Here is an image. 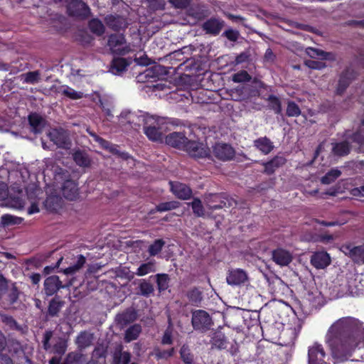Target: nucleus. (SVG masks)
I'll list each match as a JSON object with an SVG mask.
<instances>
[{"label": "nucleus", "mask_w": 364, "mask_h": 364, "mask_svg": "<svg viewBox=\"0 0 364 364\" xmlns=\"http://www.w3.org/2000/svg\"><path fill=\"white\" fill-rule=\"evenodd\" d=\"M223 35L225 36L229 41L235 42L239 38L240 33L237 30L229 28L226 30Z\"/></svg>", "instance_id": "59"}, {"label": "nucleus", "mask_w": 364, "mask_h": 364, "mask_svg": "<svg viewBox=\"0 0 364 364\" xmlns=\"http://www.w3.org/2000/svg\"><path fill=\"white\" fill-rule=\"evenodd\" d=\"M131 360V354L127 351H122L121 349L116 350L113 355L114 364H129Z\"/></svg>", "instance_id": "37"}, {"label": "nucleus", "mask_w": 364, "mask_h": 364, "mask_svg": "<svg viewBox=\"0 0 364 364\" xmlns=\"http://www.w3.org/2000/svg\"><path fill=\"white\" fill-rule=\"evenodd\" d=\"M272 259L277 264L284 267L291 262L293 257L289 251L283 248H277L272 252Z\"/></svg>", "instance_id": "17"}, {"label": "nucleus", "mask_w": 364, "mask_h": 364, "mask_svg": "<svg viewBox=\"0 0 364 364\" xmlns=\"http://www.w3.org/2000/svg\"><path fill=\"white\" fill-rule=\"evenodd\" d=\"M85 355L77 351H72L67 354L65 358L70 364H80L84 361Z\"/></svg>", "instance_id": "48"}, {"label": "nucleus", "mask_w": 364, "mask_h": 364, "mask_svg": "<svg viewBox=\"0 0 364 364\" xmlns=\"http://www.w3.org/2000/svg\"><path fill=\"white\" fill-rule=\"evenodd\" d=\"M169 184L171 191L177 198L183 200L191 198L193 191L188 185L178 181H170Z\"/></svg>", "instance_id": "13"}, {"label": "nucleus", "mask_w": 364, "mask_h": 364, "mask_svg": "<svg viewBox=\"0 0 364 364\" xmlns=\"http://www.w3.org/2000/svg\"><path fill=\"white\" fill-rule=\"evenodd\" d=\"M301 113L299 105L292 100H288L286 115L289 117H299Z\"/></svg>", "instance_id": "43"}, {"label": "nucleus", "mask_w": 364, "mask_h": 364, "mask_svg": "<svg viewBox=\"0 0 364 364\" xmlns=\"http://www.w3.org/2000/svg\"><path fill=\"white\" fill-rule=\"evenodd\" d=\"M86 262L85 257L82 255H79L77 261L74 264L64 269L63 272L66 275L74 274L77 271L81 269Z\"/></svg>", "instance_id": "34"}, {"label": "nucleus", "mask_w": 364, "mask_h": 364, "mask_svg": "<svg viewBox=\"0 0 364 364\" xmlns=\"http://www.w3.org/2000/svg\"><path fill=\"white\" fill-rule=\"evenodd\" d=\"M74 161L77 165L82 167H89L91 164V160L88 154L82 150H77L73 154Z\"/></svg>", "instance_id": "32"}, {"label": "nucleus", "mask_w": 364, "mask_h": 364, "mask_svg": "<svg viewBox=\"0 0 364 364\" xmlns=\"http://www.w3.org/2000/svg\"><path fill=\"white\" fill-rule=\"evenodd\" d=\"M355 77V73L353 69L347 68L343 70L339 75L336 94L337 95H342Z\"/></svg>", "instance_id": "12"}, {"label": "nucleus", "mask_w": 364, "mask_h": 364, "mask_svg": "<svg viewBox=\"0 0 364 364\" xmlns=\"http://www.w3.org/2000/svg\"><path fill=\"white\" fill-rule=\"evenodd\" d=\"M20 220V218L9 214H4L1 217V223L4 226H9L11 225L18 224Z\"/></svg>", "instance_id": "54"}, {"label": "nucleus", "mask_w": 364, "mask_h": 364, "mask_svg": "<svg viewBox=\"0 0 364 364\" xmlns=\"http://www.w3.org/2000/svg\"><path fill=\"white\" fill-rule=\"evenodd\" d=\"M351 149L350 144L345 140L333 144L332 151L336 156H344L348 155Z\"/></svg>", "instance_id": "31"}, {"label": "nucleus", "mask_w": 364, "mask_h": 364, "mask_svg": "<svg viewBox=\"0 0 364 364\" xmlns=\"http://www.w3.org/2000/svg\"><path fill=\"white\" fill-rule=\"evenodd\" d=\"M174 354V348H171L168 350H161L159 349L155 350V355L157 359H168Z\"/></svg>", "instance_id": "56"}, {"label": "nucleus", "mask_w": 364, "mask_h": 364, "mask_svg": "<svg viewBox=\"0 0 364 364\" xmlns=\"http://www.w3.org/2000/svg\"><path fill=\"white\" fill-rule=\"evenodd\" d=\"M141 326L139 323H135L129 326L125 331L124 341L131 342L136 340L141 332Z\"/></svg>", "instance_id": "33"}, {"label": "nucleus", "mask_w": 364, "mask_h": 364, "mask_svg": "<svg viewBox=\"0 0 364 364\" xmlns=\"http://www.w3.org/2000/svg\"><path fill=\"white\" fill-rule=\"evenodd\" d=\"M183 151H186L191 157L196 159H205L210 157V149L203 143L188 140Z\"/></svg>", "instance_id": "5"}, {"label": "nucleus", "mask_w": 364, "mask_h": 364, "mask_svg": "<svg viewBox=\"0 0 364 364\" xmlns=\"http://www.w3.org/2000/svg\"><path fill=\"white\" fill-rule=\"evenodd\" d=\"M265 101L267 102V107L270 110H272L277 115L282 114V101L280 98L274 95H269Z\"/></svg>", "instance_id": "30"}, {"label": "nucleus", "mask_w": 364, "mask_h": 364, "mask_svg": "<svg viewBox=\"0 0 364 364\" xmlns=\"http://www.w3.org/2000/svg\"><path fill=\"white\" fill-rule=\"evenodd\" d=\"M187 297L189 301L193 304L198 306L202 301V293L197 289L193 288L188 291Z\"/></svg>", "instance_id": "45"}, {"label": "nucleus", "mask_w": 364, "mask_h": 364, "mask_svg": "<svg viewBox=\"0 0 364 364\" xmlns=\"http://www.w3.org/2000/svg\"><path fill=\"white\" fill-rule=\"evenodd\" d=\"M137 318V312L133 308L127 309L121 314L116 316L115 321L118 324L122 326H127L130 323L134 322Z\"/></svg>", "instance_id": "25"}, {"label": "nucleus", "mask_w": 364, "mask_h": 364, "mask_svg": "<svg viewBox=\"0 0 364 364\" xmlns=\"http://www.w3.org/2000/svg\"><path fill=\"white\" fill-rule=\"evenodd\" d=\"M310 262L316 269H324L330 264L331 257L326 252H316L311 255Z\"/></svg>", "instance_id": "22"}, {"label": "nucleus", "mask_w": 364, "mask_h": 364, "mask_svg": "<svg viewBox=\"0 0 364 364\" xmlns=\"http://www.w3.org/2000/svg\"><path fill=\"white\" fill-rule=\"evenodd\" d=\"M188 140V139L185 134L182 132H173L168 134L165 138L166 144L181 150L183 149Z\"/></svg>", "instance_id": "19"}, {"label": "nucleus", "mask_w": 364, "mask_h": 364, "mask_svg": "<svg viewBox=\"0 0 364 364\" xmlns=\"http://www.w3.org/2000/svg\"><path fill=\"white\" fill-rule=\"evenodd\" d=\"M65 285L60 279L57 275H51L46 278L43 282V288L42 294L44 295V299L50 296H55L57 295L58 291L64 289Z\"/></svg>", "instance_id": "6"}, {"label": "nucleus", "mask_w": 364, "mask_h": 364, "mask_svg": "<svg viewBox=\"0 0 364 364\" xmlns=\"http://www.w3.org/2000/svg\"><path fill=\"white\" fill-rule=\"evenodd\" d=\"M224 26L225 21L223 19L211 17L203 23L201 28L206 34L216 36L220 33Z\"/></svg>", "instance_id": "14"}, {"label": "nucleus", "mask_w": 364, "mask_h": 364, "mask_svg": "<svg viewBox=\"0 0 364 364\" xmlns=\"http://www.w3.org/2000/svg\"><path fill=\"white\" fill-rule=\"evenodd\" d=\"M130 63L124 58H115L112 60L111 63V69L116 73H122L126 70L127 68L129 65Z\"/></svg>", "instance_id": "36"}, {"label": "nucleus", "mask_w": 364, "mask_h": 364, "mask_svg": "<svg viewBox=\"0 0 364 364\" xmlns=\"http://www.w3.org/2000/svg\"><path fill=\"white\" fill-rule=\"evenodd\" d=\"M40 76L38 70L28 72L24 75L23 82L34 85L39 81Z\"/></svg>", "instance_id": "50"}, {"label": "nucleus", "mask_w": 364, "mask_h": 364, "mask_svg": "<svg viewBox=\"0 0 364 364\" xmlns=\"http://www.w3.org/2000/svg\"><path fill=\"white\" fill-rule=\"evenodd\" d=\"M251 76L246 70H240L232 75L234 82H245L251 80Z\"/></svg>", "instance_id": "53"}, {"label": "nucleus", "mask_w": 364, "mask_h": 364, "mask_svg": "<svg viewBox=\"0 0 364 364\" xmlns=\"http://www.w3.org/2000/svg\"><path fill=\"white\" fill-rule=\"evenodd\" d=\"M88 133L92 137L93 140L97 142L103 149L108 151L112 143L103 139L93 132L88 131Z\"/></svg>", "instance_id": "52"}, {"label": "nucleus", "mask_w": 364, "mask_h": 364, "mask_svg": "<svg viewBox=\"0 0 364 364\" xmlns=\"http://www.w3.org/2000/svg\"><path fill=\"white\" fill-rule=\"evenodd\" d=\"M191 324L194 330L203 333L211 328L213 321L207 311L198 309L192 311Z\"/></svg>", "instance_id": "3"}, {"label": "nucleus", "mask_w": 364, "mask_h": 364, "mask_svg": "<svg viewBox=\"0 0 364 364\" xmlns=\"http://www.w3.org/2000/svg\"><path fill=\"white\" fill-rule=\"evenodd\" d=\"M213 153L218 159L228 161L233 159L235 150L228 144L218 143L213 147Z\"/></svg>", "instance_id": "10"}, {"label": "nucleus", "mask_w": 364, "mask_h": 364, "mask_svg": "<svg viewBox=\"0 0 364 364\" xmlns=\"http://www.w3.org/2000/svg\"><path fill=\"white\" fill-rule=\"evenodd\" d=\"M108 151L114 155H117L123 159H127L129 158V154L124 151H120L119 150V146L117 144H112L108 149Z\"/></svg>", "instance_id": "58"}, {"label": "nucleus", "mask_w": 364, "mask_h": 364, "mask_svg": "<svg viewBox=\"0 0 364 364\" xmlns=\"http://www.w3.org/2000/svg\"><path fill=\"white\" fill-rule=\"evenodd\" d=\"M93 334L86 331H81L75 339V344L80 350L92 345L93 341Z\"/></svg>", "instance_id": "27"}, {"label": "nucleus", "mask_w": 364, "mask_h": 364, "mask_svg": "<svg viewBox=\"0 0 364 364\" xmlns=\"http://www.w3.org/2000/svg\"><path fill=\"white\" fill-rule=\"evenodd\" d=\"M1 321L10 329L20 330L21 327L17 321L11 316L4 314H0Z\"/></svg>", "instance_id": "47"}, {"label": "nucleus", "mask_w": 364, "mask_h": 364, "mask_svg": "<svg viewBox=\"0 0 364 364\" xmlns=\"http://www.w3.org/2000/svg\"><path fill=\"white\" fill-rule=\"evenodd\" d=\"M360 331L346 321L339 320L333 324L326 334V343L332 356L345 361L352 355L361 339Z\"/></svg>", "instance_id": "1"}, {"label": "nucleus", "mask_w": 364, "mask_h": 364, "mask_svg": "<svg viewBox=\"0 0 364 364\" xmlns=\"http://www.w3.org/2000/svg\"><path fill=\"white\" fill-rule=\"evenodd\" d=\"M155 272V264L154 262H149L141 264L136 269V274L137 276H144L150 272Z\"/></svg>", "instance_id": "46"}, {"label": "nucleus", "mask_w": 364, "mask_h": 364, "mask_svg": "<svg viewBox=\"0 0 364 364\" xmlns=\"http://www.w3.org/2000/svg\"><path fill=\"white\" fill-rule=\"evenodd\" d=\"M169 277L167 274H156V283L159 291H164L168 287Z\"/></svg>", "instance_id": "49"}, {"label": "nucleus", "mask_w": 364, "mask_h": 364, "mask_svg": "<svg viewBox=\"0 0 364 364\" xmlns=\"http://www.w3.org/2000/svg\"><path fill=\"white\" fill-rule=\"evenodd\" d=\"M68 14L70 16L87 18L90 14V9L87 4L81 0H71L67 6Z\"/></svg>", "instance_id": "7"}, {"label": "nucleus", "mask_w": 364, "mask_h": 364, "mask_svg": "<svg viewBox=\"0 0 364 364\" xmlns=\"http://www.w3.org/2000/svg\"><path fill=\"white\" fill-rule=\"evenodd\" d=\"M140 294L144 296H149L154 292V287L153 285L146 281H143L139 284V286Z\"/></svg>", "instance_id": "51"}, {"label": "nucleus", "mask_w": 364, "mask_h": 364, "mask_svg": "<svg viewBox=\"0 0 364 364\" xmlns=\"http://www.w3.org/2000/svg\"><path fill=\"white\" fill-rule=\"evenodd\" d=\"M326 353L321 344L315 343L308 350L309 364H323Z\"/></svg>", "instance_id": "20"}, {"label": "nucleus", "mask_w": 364, "mask_h": 364, "mask_svg": "<svg viewBox=\"0 0 364 364\" xmlns=\"http://www.w3.org/2000/svg\"><path fill=\"white\" fill-rule=\"evenodd\" d=\"M349 139L358 144H363L364 143V135L361 132L360 130H358L353 133L350 136Z\"/></svg>", "instance_id": "60"}, {"label": "nucleus", "mask_w": 364, "mask_h": 364, "mask_svg": "<svg viewBox=\"0 0 364 364\" xmlns=\"http://www.w3.org/2000/svg\"><path fill=\"white\" fill-rule=\"evenodd\" d=\"M168 119L156 116H147L144 119V132L152 141H162L164 132L168 129Z\"/></svg>", "instance_id": "2"}, {"label": "nucleus", "mask_w": 364, "mask_h": 364, "mask_svg": "<svg viewBox=\"0 0 364 364\" xmlns=\"http://www.w3.org/2000/svg\"><path fill=\"white\" fill-rule=\"evenodd\" d=\"M48 136L58 148L68 150L72 146L69 133L63 128L52 129L48 133Z\"/></svg>", "instance_id": "4"}, {"label": "nucleus", "mask_w": 364, "mask_h": 364, "mask_svg": "<svg viewBox=\"0 0 364 364\" xmlns=\"http://www.w3.org/2000/svg\"><path fill=\"white\" fill-rule=\"evenodd\" d=\"M63 95L69 97L72 100H78L82 97V94L80 92H77L74 89L66 86L65 88L62 91Z\"/></svg>", "instance_id": "55"}, {"label": "nucleus", "mask_w": 364, "mask_h": 364, "mask_svg": "<svg viewBox=\"0 0 364 364\" xmlns=\"http://www.w3.org/2000/svg\"><path fill=\"white\" fill-rule=\"evenodd\" d=\"M254 146L262 154L267 155L274 149L273 143L267 136L259 137L254 141Z\"/></svg>", "instance_id": "28"}, {"label": "nucleus", "mask_w": 364, "mask_h": 364, "mask_svg": "<svg viewBox=\"0 0 364 364\" xmlns=\"http://www.w3.org/2000/svg\"><path fill=\"white\" fill-rule=\"evenodd\" d=\"M63 199L58 195L48 196L44 201V206L46 209L50 212L55 213L63 205Z\"/></svg>", "instance_id": "26"}, {"label": "nucleus", "mask_w": 364, "mask_h": 364, "mask_svg": "<svg viewBox=\"0 0 364 364\" xmlns=\"http://www.w3.org/2000/svg\"><path fill=\"white\" fill-rule=\"evenodd\" d=\"M179 353L180 358L184 364H194V355L187 345H183Z\"/></svg>", "instance_id": "39"}, {"label": "nucleus", "mask_w": 364, "mask_h": 364, "mask_svg": "<svg viewBox=\"0 0 364 364\" xmlns=\"http://www.w3.org/2000/svg\"><path fill=\"white\" fill-rule=\"evenodd\" d=\"M180 206V203L176 200L163 202L158 204L155 210L157 212H165L172 210L178 208Z\"/></svg>", "instance_id": "41"}, {"label": "nucleus", "mask_w": 364, "mask_h": 364, "mask_svg": "<svg viewBox=\"0 0 364 364\" xmlns=\"http://www.w3.org/2000/svg\"><path fill=\"white\" fill-rule=\"evenodd\" d=\"M287 163V159L283 156L277 155L272 159L266 162H261L260 164L264 166L263 173L271 176L275 171L282 167Z\"/></svg>", "instance_id": "16"}, {"label": "nucleus", "mask_w": 364, "mask_h": 364, "mask_svg": "<svg viewBox=\"0 0 364 364\" xmlns=\"http://www.w3.org/2000/svg\"><path fill=\"white\" fill-rule=\"evenodd\" d=\"M146 115H137L136 113L130 111H123L119 116V122L122 125L129 124L131 128L138 129L141 123L144 124V119H146Z\"/></svg>", "instance_id": "11"}, {"label": "nucleus", "mask_w": 364, "mask_h": 364, "mask_svg": "<svg viewBox=\"0 0 364 364\" xmlns=\"http://www.w3.org/2000/svg\"><path fill=\"white\" fill-rule=\"evenodd\" d=\"M165 245V241L163 239H156L151 244L148 248V252L150 256L157 255Z\"/></svg>", "instance_id": "42"}, {"label": "nucleus", "mask_w": 364, "mask_h": 364, "mask_svg": "<svg viewBox=\"0 0 364 364\" xmlns=\"http://www.w3.org/2000/svg\"><path fill=\"white\" fill-rule=\"evenodd\" d=\"M169 1L176 9H186L191 0H169Z\"/></svg>", "instance_id": "61"}, {"label": "nucleus", "mask_w": 364, "mask_h": 364, "mask_svg": "<svg viewBox=\"0 0 364 364\" xmlns=\"http://www.w3.org/2000/svg\"><path fill=\"white\" fill-rule=\"evenodd\" d=\"M28 121L31 132L36 134H41L46 125V120L36 112L29 114Z\"/></svg>", "instance_id": "18"}, {"label": "nucleus", "mask_w": 364, "mask_h": 364, "mask_svg": "<svg viewBox=\"0 0 364 364\" xmlns=\"http://www.w3.org/2000/svg\"><path fill=\"white\" fill-rule=\"evenodd\" d=\"M62 193L67 200H76L79 196L77 183L73 180L65 181L62 187Z\"/></svg>", "instance_id": "23"}, {"label": "nucleus", "mask_w": 364, "mask_h": 364, "mask_svg": "<svg viewBox=\"0 0 364 364\" xmlns=\"http://www.w3.org/2000/svg\"><path fill=\"white\" fill-rule=\"evenodd\" d=\"M188 205L191 207L196 217H204L205 209L200 198H194L192 202L188 203Z\"/></svg>", "instance_id": "38"}, {"label": "nucleus", "mask_w": 364, "mask_h": 364, "mask_svg": "<svg viewBox=\"0 0 364 364\" xmlns=\"http://www.w3.org/2000/svg\"><path fill=\"white\" fill-rule=\"evenodd\" d=\"M10 304H14L18 299V291L16 287H14L8 295Z\"/></svg>", "instance_id": "64"}, {"label": "nucleus", "mask_w": 364, "mask_h": 364, "mask_svg": "<svg viewBox=\"0 0 364 364\" xmlns=\"http://www.w3.org/2000/svg\"><path fill=\"white\" fill-rule=\"evenodd\" d=\"M161 343L163 345H171L173 343L172 333L170 331H165L161 339Z\"/></svg>", "instance_id": "63"}, {"label": "nucleus", "mask_w": 364, "mask_h": 364, "mask_svg": "<svg viewBox=\"0 0 364 364\" xmlns=\"http://www.w3.org/2000/svg\"><path fill=\"white\" fill-rule=\"evenodd\" d=\"M88 27L92 33L98 36L103 35L105 31V28L102 22L98 18L91 19L88 22Z\"/></svg>", "instance_id": "35"}, {"label": "nucleus", "mask_w": 364, "mask_h": 364, "mask_svg": "<svg viewBox=\"0 0 364 364\" xmlns=\"http://www.w3.org/2000/svg\"><path fill=\"white\" fill-rule=\"evenodd\" d=\"M68 348V339L60 338L53 346V353L62 356L65 354Z\"/></svg>", "instance_id": "44"}, {"label": "nucleus", "mask_w": 364, "mask_h": 364, "mask_svg": "<svg viewBox=\"0 0 364 364\" xmlns=\"http://www.w3.org/2000/svg\"><path fill=\"white\" fill-rule=\"evenodd\" d=\"M126 43V39L124 34L122 33H114L111 34L108 37L107 45L109 47L112 53L124 55L129 52L127 46H124Z\"/></svg>", "instance_id": "8"}, {"label": "nucleus", "mask_w": 364, "mask_h": 364, "mask_svg": "<svg viewBox=\"0 0 364 364\" xmlns=\"http://www.w3.org/2000/svg\"><path fill=\"white\" fill-rule=\"evenodd\" d=\"M341 171L338 168H332L328 171L321 179L323 184H330L334 182L340 176Z\"/></svg>", "instance_id": "40"}, {"label": "nucleus", "mask_w": 364, "mask_h": 364, "mask_svg": "<svg viewBox=\"0 0 364 364\" xmlns=\"http://www.w3.org/2000/svg\"><path fill=\"white\" fill-rule=\"evenodd\" d=\"M105 22L109 28L114 31H119L127 27L126 18L119 15H107L105 18Z\"/></svg>", "instance_id": "21"}, {"label": "nucleus", "mask_w": 364, "mask_h": 364, "mask_svg": "<svg viewBox=\"0 0 364 364\" xmlns=\"http://www.w3.org/2000/svg\"><path fill=\"white\" fill-rule=\"evenodd\" d=\"M305 65L312 70H322L326 67L325 63L319 60H308L305 61Z\"/></svg>", "instance_id": "57"}, {"label": "nucleus", "mask_w": 364, "mask_h": 364, "mask_svg": "<svg viewBox=\"0 0 364 364\" xmlns=\"http://www.w3.org/2000/svg\"><path fill=\"white\" fill-rule=\"evenodd\" d=\"M248 279L247 272L242 269H234L229 270L226 282L231 286H240L244 284Z\"/></svg>", "instance_id": "15"}, {"label": "nucleus", "mask_w": 364, "mask_h": 364, "mask_svg": "<svg viewBox=\"0 0 364 364\" xmlns=\"http://www.w3.org/2000/svg\"><path fill=\"white\" fill-rule=\"evenodd\" d=\"M322 50L315 48H306V54L311 58H321Z\"/></svg>", "instance_id": "62"}, {"label": "nucleus", "mask_w": 364, "mask_h": 364, "mask_svg": "<svg viewBox=\"0 0 364 364\" xmlns=\"http://www.w3.org/2000/svg\"><path fill=\"white\" fill-rule=\"evenodd\" d=\"M65 304V302L61 296L55 295L49 301L47 315L50 317H58Z\"/></svg>", "instance_id": "24"}, {"label": "nucleus", "mask_w": 364, "mask_h": 364, "mask_svg": "<svg viewBox=\"0 0 364 364\" xmlns=\"http://www.w3.org/2000/svg\"><path fill=\"white\" fill-rule=\"evenodd\" d=\"M341 250L353 262L358 264H364V245L355 246L351 242L345 243L342 245Z\"/></svg>", "instance_id": "9"}, {"label": "nucleus", "mask_w": 364, "mask_h": 364, "mask_svg": "<svg viewBox=\"0 0 364 364\" xmlns=\"http://www.w3.org/2000/svg\"><path fill=\"white\" fill-rule=\"evenodd\" d=\"M210 343L212 345V348H215L218 350H223L228 348V341L225 335L218 331L213 333Z\"/></svg>", "instance_id": "29"}]
</instances>
